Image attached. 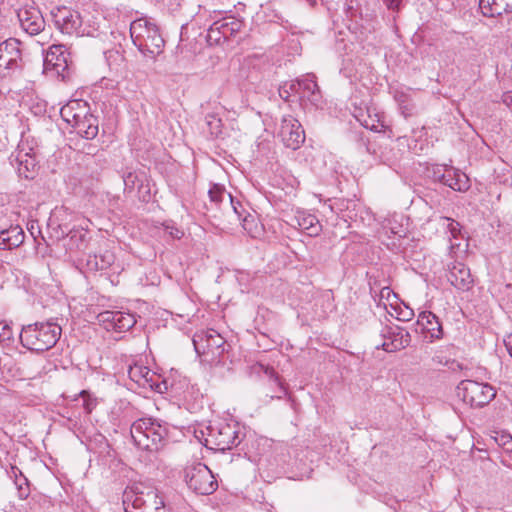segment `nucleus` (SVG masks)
<instances>
[{"mask_svg": "<svg viewBox=\"0 0 512 512\" xmlns=\"http://www.w3.org/2000/svg\"><path fill=\"white\" fill-rule=\"evenodd\" d=\"M122 501L125 512H169L162 492L141 482L128 486Z\"/></svg>", "mask_w": 512, "mask_h": 512, "instance_id": "obj_1", "label": "nucleus"}, {"mask_svg": "<svg viewBox=\"0 0 512 512\" xmlns=\"http://www.w3.org/2000/svg\"><path fill=\"white\" fill-rule=\"evenodd\" d=\"M133 44L146 58L155 60L163 52L165 41L158 25L148 18H138L130 24Z\"/></svg>", "mask_w": 512, "mask_h": 512, "instance_id": "obj_2", "label": "nucleus"}, {"mask_svg": "<svg viewBox=\"0 0 512 512\" xmlns=\"http://www.w3.org/2000/svg\"><path fill=\"white\" fill-rule=\"evenodd\" d=\"M61 332V327L53 321L35 322L22 327L20 342L28 350L41 353L56 345Z\"/></svg>", "mask_w": 512, "mask_h": 512, "instance_id": "obj_3", "label": "nucleus"}, {"mask_svg": "<svg viewBox=\"0 0 512 512\" xmlns=\"http://www.w3.org/2000/svg\"><path fill=\"white\" fill-rule=\"evenodd\" d=\"M130 434L138 448L157 451L164 445L168 436V426L156 419L140 418L132 423Z\"/></svg>", "mask_w": 512, "mask_h": 512, "instance_id": "obj_4", "label": "nucleus"}, {"mask_svg": "<svg viewBox=\"0 0 512 512\" xmlns=\"http://www.w3.org/2000/svg\"><path fill=\"white\" fill-rule=\"evenodd\" d=\"M242 439L243 434L237 423L217 421L208 427L206 444L211 445V449L224 452L237 447Z\"/></svg>", "mask_w": 512, "mask_h": 512, "instance_id": "obj_5", "label": "nucleus"}, {"mask_svg": "<svg viewBox=\"0 0 512 512\" xmlns=\"http://www.w3.org/2000/svg\"><path fill=\"white\" fill-rule=\"evenodd\" d=\"M456 394L472 408L488 405L496 396L495 388L489 383L474 380H462L456 387Z\"/></svg>", "mask_w": 512, "mask_h": 512, "instance_id": "obj_6", "label": "nucleus"}, {"mask_svg": "<svg viewBox=\"0 0 512 512\" xmlns=\"http://www.w3.org/2000/svg\"><path fill=\"white\" fill-rule=\"evenodd\" d=\"M184 481L197 495H211L218 488L212 471L203 463H196L184 469Z\"/></svg>", "mask_w": 512, "mask_h": 512, "instance_id": "obj_7", "label": "nucleus"}, {"mask_svg": "<svg viewBox=\"0 0 512 512\" xmlns=\"http://www.w3.org/2000/svg\"><path fill=\"white\" fill-rule=\"evenodd\" d=\"M193 345L198 355H211V361L220 359L226 351V340L212 329L197 333Z\"/></svg>", "mask_w": 512, "mask_h": 512, "instance_id": "obj_8", "label": "nucleus"}, {"mask_svg": "<svg viewBox=\"0 0 512 512\" xmlns=\"http://www.w3.org/2000/svg\"><path fill=\"white\" fill-rule=\"evenodd\" d=\"M56 27L64 34L83 35L82 18L78 11L68 7H57L51 12Z\"/></svg>", "mask_w": 512, "mask_h": 512, "instance_id": "obj_9", "label": "nucleus"}, {"mask_svg": "<svg viewBox=\"0 0 512 512\" xmlns=\"http://www.w3.org/2000/svg\"><path fill=\"white\" fill-rule=\"evenodd\" d=\"M23 68L21 42L16 38H9L0 43V71H19Z\"/></svg>", "mask_w": 512, "mask_h": 512, "instance_id": "obj_10", "label": "nucleus"}, {"mask_svg": "<svg viewBox=\"0 0 512 512\" xmlns=\"http://www.w3.org/2000/svg\"><path fill=\"white\" fill-rule=\"evenodd\" d=\"M291 87L297 94V100L301 103L307 101L314 106H318L321 102L322 95L314 74H306L296 80H292Z\"/></svg>", "mask_w": 512, "mask_h": 512, "instance_id": "obj_11", "label": "nucleus"}, {"mask_svg": "<svg viewBox=\"0 0 512 512\" xmlns=\"http://www.w3.org/2000/svg\"><path fill=\"white\" fill-rule=\"evenodd\" d=\"M279 136L284 145L293 150L300 148L305 141V132L301 123L291 115L282 118Z\"/></svg>", "mask_w": 512, "mask_h": 512, "instance_id": "obj_12", "label": "nucleus"}, {"mask_svg": "<svg viewBox=\"0 0 512 512\" xmlns=\"http://www.w3.org/2000/svg\"><path fill=\"white\" fill-rule=\"evenodd\" d=\"M128 376L135 383L141 386L149 385L152 389L159 393L167 392L169 388L176 390L175 384L173 382L169 384L167 379H164L161 382H155V374L145 366H130L128 369Z\"/></svg>", "mask_w": 512, "mask_h": 512, "instance_id": "obj_13", "label": "nucleus"}, {"mask_svg": "<svg viewBox=\"0 0 512 512\" xmlns=\"http://www.w3.org/2000/svg\"><path fill=\"white\" fill-rule=\"evenodd\" d=\"M382 336L385 341L381 344V348L386 352L402 350L411 342L409 332L400 326H386L382 330Z\"/></svg>", "mask_w": 512, "mask_h": 512, "instance_id": "obj_14", "label": "nucleus"}, {"mask_svg": "<svg viewBox=\"0 0 512 512\" xmlns=\"http://www.w3.org/2000/svg\"><path fill=\"white\" fill-rule=\"evenodd\" d=\"M447 279L457 290L465 292L472 289L474 279L470 269L462 262H452L448 265Z\"/></svg>", "mask_w": 512, "mask_h": 512, "instance_id": "obj_15", "label": "nucleus"}, {"mask_svg": "<svg viewBox=\"0 0 512 512\" xmlns=\"http://www.w3.org/2000/svg\"><path fill=\"white\" fill-rule=\"evenodd\" d=\"M17 16L22 29L29 35H37L45 28V20L35 7L20 9Z\"/></svg>", "mask_w": 512, "mask_h": 512, "instance_id": "obj_16", "label": "nucleus"}, {"mask_svg": "<svg viewBox=\"0 0 512 512\" xmlns=\"http://www.w3.org/2000/svg\"><path fill=\"white\" fill-rule=\"evenodd\" d=\"M89 113V105L83 100H71L60 109L61 118L71 126Z\"/></svg>", "mask_w": 512, "mask_h": 512, "instance_id": "obj_17", "label": "nucleus"}, {"mask_svg": "<svg viewBox=\"0 0 512 512\" xmlns=\"http://www.w3.org/2000/svg\"><path fill=\"white\" fill-rule=\"evenodd\" d=\"M243 22L234 16H225L214 21L210 25V33H220L224 35V41L236 35L242 28Z\"/></svg>", "mask_w": 512, "mask_h": 512, "instance_id": "obj_18", "label": "nucleus"}, {"mask_svg": "<svg viewBox=\"0 0 512 512\" xmlns=\"http://www.w3.org/2000/svg\"><path fill=\"white\" fill-rule=\"evenodd\" d=\"M479 8L485 17H500L512 13V0H479Z\"/></svg>", "mask_w": 512, "mask_h": 512, "instance_id": "obj_19", "label": "nucleus"}, {"mask_svg": "<svg viewBox=\"0 0 512 512\" xmlns=\"http://www.w3.org/2000/svg\"><path fill=\"white\" fill-rule=\"evenodd\" d=\"M44 65L47 69H53L58 74L67 68V57L62 45H53L49 48L44 58Z\"/></svg>", "mask_w": 512, "mask_h": 512, "instance_id": "obj_20", "label": "nucleus"}, {"mask_svg": "<svg viewBox=\"0 0 512 512\" xmlns=\"http://www.w3.org/2000/svg\"><path fill=\"white\" fill-rule=\"evenodd\" d=\"M25 234L23 229L16 225L0 232V249L12 250L24 242Z\"/></svg>", "mask_w": 512, "mask_h": 512, "instance_id": "obj_21", "label": "nucleus"}, {"mask_svg": "<svg viewBox=\"0 0 512 512\" xmlns=\"http://www.w3.org/2000/svg\"><path fill=\"white\" fill-rule=\"evenodd\" d=\"M294 221L300 230L311 237L319 235L322 230V226L318 218L315 215L304 211L297 212L294 217Z\"/></svg>", "mask_w": 512, "mask_h": 512, "instance_id": "obj_22", "label": "nucleus"}, {"mask_svg": "<svg viewBox=\"0 0 512 512\" xmlns=\"http://www.w3.org/2000/svg\"><path fill=\"white\" fill-rule=\"evenodd\" d=\"M442 184L460 192L469 189V179L466 174L452 166H448Z\"/></svg>", "mask_w": 512, "mask_h": 512, "instance_id": "obj_23", "label": "nucleus"}, {"mask_svg": "<svg viewBox=\"0 0 512 512\" xmlns=\"http://www.w3.org/2000/svg\"><path fill=\"white\" fill-rule=\"evenodd\" d=\"M75 132L85 139H94L98 134V119L89 113L85 119L73 124Z\"/></svg>", "mask_w": 512, "mask_h": 512, "instance_id": "obj_24", "label": "nucleus"}, {"mask_svg": "<svg viewBox=\"0 0 512 512\" xmlns=\"http://www.w3.org/2000/svg\"><path fill=\"white\" fill-rule=\"evenodd\" d=\"M114 261V254L108 250L101 254H89L86 259V268L91 272L102 271L109 268Z\"/></svg>", "mask_w": 512, "mask_h": 512, "instance_id": "obj_25", "label": "nucleus"}, {"mask_svg": "<svg viewBox=\"0 0 512 512\" xmlns=\"http://www.w3.org/2000/svg\"><path fill=\"white\" fill-rule=\"evenodd\" d=\"M418 323L423 326L429 333L431 338L440 339L443 336L442 325L439 318L431 311H423L419 314Z\"/></svg>", "mask_w": 512, "mask_h": 512, "instance_id": "obj_26", "label": "nucleus"}, {"mask_svg": "<svg viewBox=\"0 0 512 512\" xmlns=\"http://www.w3.org/2000/svg\"><path fill=\"white\" fill-rule=\"evenodd\" d=\"M14 160L16 161V169L20 177L25 179H32L34 177L36 163L33 157L28 154L18 153Z\"/></svg>", "mask_w": 512, "mask_h": 512, "instance_id": "obj_27", "label": "nucleus"}, {"mask_svg": "<svg viewBox=\"0 0 512 512\" xmlns=\"http://www.w3.org/2000/svg\"><path fill=\"white\" fill-rule=\"evenodd\" d=\"M393 96L401 114L405 118L410 117L413 114L414 104L411 101L409 93L404 89H394Z\"/></svg>", "mask_w": 512, "mask_h": 512, "instance_id": "obj_28", "label": "nucleus"}, {"mask_svg": "<svg viewBox=\"0 0 512 512\" xmlns=\"http://www.w3.org/2000/svg\"><path fill=\"white\" fill-rule=\"evenodd\" d=\"M8 474L11 478H14V483L18 491L20 499H26L30 494L29 482L23 473L16 467L11 466Z\"/></svg>", "mask_w": 512, "mask_h": 512, "instance_id": "obj_29", "label": "nucleus"}, {"mask_svg": "<svg viewBox=\"0 0 512 512\" xmlns=\"http://www.w3.org/2000/svg\"><path fill=\"white\" fill-rule=\"evenodd\" d=\"M206 125L208 127L209 133L213 137H219L223 132V123L221 118L219 117L218 111H213L212 113H208L205 117Z\"/></svg>", "mask_w": 512, "mask_h": 512, "instance_id": "obj_30", "label": "nucleus"}, {"mask_svg": "<svg viewBox=\"0 0 512 512\" xmlns=\"http://www.w3.org/2000/svg\"><path fill=\"white\" fill-rule=\"evenodd\" d=\"M117 318L114 330L116 332L128 331L136 324L135 316L131 313L119 311Z\"/></svg>", "mask_w": 512, "mask_h": 512, "instance_id": "obj_31", "label": "nucleus"}, {"mask_svg": "<svg viewBox=\"0 0 512 512\" xmlns=\"http://www.w3.org/2000/svg\"><path fill=\"white\" fill-rule=\"evenodd\" d=\"M208 194L210 201L216 205H226V201L230 197V193L226 192L225 188L219 184H213L209 189Z\"/></svg>", "mask_w": 512, "mask_h": 512, "instance_id": "obj_32", "label": "nucleus"}, {"mask_svg": "<svg viewBox=\"0 0 512 512\" xmlns=\"http://www.w3.org/2000/svg\"><path fill=\"white\" fill-rule=\"evenodd\" d=\"M119 311H103L97 315V320L107 331H114Z\"/></svg>", "mask_w": 512, "mask_h": 512, "instance_id": "obj_33", "label": "nucleus"}, {"mask_svg": "<svg viewBox=\"0 0 512 512\" xmlns=\"http://www.w3.org/2000/svg\"><path fill=\"white\" fill-rule=\"evenodd\" d=\"M122 179L124 183V191L127 193H132L136 187L139 188V191L144 188L143 184H139L140 180L135 172H124L122 175Z\"/></svg>", "mask_w": 512, "mask_h": 512, "instance_id": "obj_34", "label": "nucleus"}, {"mask_svg": "<svg viewBox=\"0 0 512 512\" xmlns=\"http://www.w3.org/2000/svg\"><path fill=\"white\" fill-rule=\"evenodd\" d=\"M361 124L365 128L375 132H382L386 127L383 121H381L379 118H372L370 115L368 116V119L361 121Z\"/></svg>", "mask_w": 512, "mask_h": 512, "instance_id": "obj_35", "label": "nucleus"}, {"mask_svg": "<svg viewBox=\"0 0 512 512\" xmlns=\"http://www.w3.org/2000/svg\"><path fill=\"white\" fill-rule=\"evenodd\" d=\"M441 221L443 222V226L447 228L453 238H457L460 233V224L448 217H442Z\"/></svg>", "mask_w": 512, "mask_h": 512, "instance_id": "obj_36", "label": "nucleus"}, {"mask_svg": "<svg viewBox=\"0 0 512 512\" xmlns=\"http://www.w3.org/2000/svg\"><path fill=\"white\" fill-rule=\"evenodd\" d=\"M292 88L291 87V81L289 82H285L283 85H281L279 87V96L284 100V101H291L292 97L293 98H296L297 99V94L295 93L294 90L290 89Z\"/></svg>", "mask_w": 512, "mask_h": 512, "instance_id": "obj_37", "label": "nucleus"}, {"mask_svg": "<svg viewBox=\"0 0 512 512\" xmlns=\"http://www.w3.org/2000/svg\"><path fill=\"white\" fill-rule=\"evenodd\" d=\"M447 169V165H434L430 170L431 177L434 179V181L442 183L443 179L445 178Z\"/></svg>", "mask_w": 512, "mask_h": 512, "instance_id": "obj_38", "label": "nucleus"}, {"mask_svg": "<svg viewBox=\"0 0 512 512\" xmlns=\"http://www.w3.org/2000/svg\"><path fill=\"white\" fill-rule=\"evenodd\" d=\"M397 311V319L403 322L410 321L414 317V311L408 306L400 307Z\"/></svg>", "mask_w": 512, "mask_h": 512, "instance_id": "obj_39", "label": "nucleus"}, {"mask_svg": "<svg viewBox=\"0 0 512 512\" xmlns=\"http://www.w3.org/2000/svg\"><path fill=\"white\" fill-rule=\"evenodd\" d=\"M261 369L264 371V373L269 377V379L273 380L275 383H277L281 389L285 392L284 388L282 387V384L279 380V377L277 373L274 371L272 367L260 365Z\"/></svg>", "mask_w": 512, "mask_h": 512, "instance_id": "obj_40", "label": "nucleus"}, {"mask_svg": "<svg viewBox=\"0 0 512 512\" xmlns=\"http://www.w3.org/2000/svg\"><path fill=\"white\" fill-rule=\"evenodd\" d=\"M226 207L233 210V212L238 216V218H241V213L239 211V208H242V205L239 201H234L232 195L230 194V197L226 201Z\"/></svg>", "mask_w": 512, "mask_h": 512, "instance_id": "obj_41", "label": "nucleus"}, {"mask_svg": "<svg viewBox=\"0 0 512 512\" xmlns=\"http://www.w3.org/2000/svg\"><path fill=\"white\" fill-rule=\"evenodd\" d=\"M496 441L501 445L506 451L512 452V436L511 435H501L500 439L496 438Z\"/></svg>", "mask_w": 512, "mask_h": 512, "instance_id": "obj_42", "label": "nucleus"}, {"mask_svg": "<svg viewBox=\"0 0 512 512\" xmlns=\"http://www.w3.org/2000/svg\"><path fill=\"white\" fill-rule=\"evenodd\" d=\"M80 396L83 398V406L87 413H90L95 406L93 401L89 398V394L87 391L83 390L80 392Z\"/></svg>", "mask_w": 512, "mask_h": 512, "instance_id": "obj_43", "label": "nucleus"}, {"mask_svg": "<svg viewBox=\"0 0 512 512\" xmlns=\"http://www.w3.org/2000/svg\"><path fill=\"white\" fill-rule=\"evenodd\" d=\"M13 338V333L8 324H4L2 327V331L0 332L1 340H10Z\"/></svg>", "mask_w": 512, "mask_h": 512, "instance_id": "obj_44", "label": "nucleus"}, {"mask_svg": "<svg viewBox=\"0 0 512 512\" xmlns=\"http://www.w3.org/2000/svg\"><path fill=\"white\" fill-rule=\"evenodd\" d=\"M207 40L210 44H212V43L219 44L221 42V40H224V35H221L220 33L211 34L210 28H209L208 33H207Z\"/></svg>", "mask_w": 512, "mask_h": 512, "instance_id": "obj_45", "label": "nucleus"}, {"mask_svg": "<svg viewBox=\"0 0 512 512\" xmlns=\"http://www.w3.org/2000/svg\"><path fill=\"white\" fill-rule=\"evenodd\" d=\"M166 231L174 239H180L183 236V232L174 226H166Z\"/></svg>", "mask_w": 512, "mask_h": 512, "instance_id": "obj_46", "label": "nucleus"}, {"mask_svg": "<svg viewBox=\"0 0 512 512\" xmlns=\"http://www.w3.org/2000/svg\"><path fill=\"white\" fill-rule=\"evenodd\" d=\"M105 56L108 61L112 58H114V60H123L122 56L117 51H108L105 53Z\"/></svg>", "mask_w": 512, "mask_h": 512, "instance_id": "obj_47", "label": "nucleus"}, {"mask_svg": "<svg viewBox=\"0 0 512 512\" xmlns=\"http://www.w3.org/2000/svg\"><path fill=\"white\" fill-rule=\"evenodd\" d=\"M389 9H397L401 0H383Z\"/></svg>", "mask_w": 512, "mask_h": 512, "instance_id": "obj_48", "label": "nucleus"}, {"mask_svg": "<svg viewBox=\"0 0 512 512\" xmlns=\"http://www.w3.org/2000/svg\"><path fill=\"white\" fill-rule=\"evenodd\" d=\"M505 346L507 351L509 352L510 356L512 357V334L507 337V339L504 340Z\"/></svg>", "mask_w": 512, "mask_h": 512, "instance_id": "obj_49", "label": "nucleus"}, {"mask_svg": "<svg viewBox=\"0 0 512 512\" xmlns=\"http://www.w3.org/2000/svg\"><path fill=\"white\" fill-rule=\"evenodd\" d=\"M390 289L388 287H384L382 290H381V296L382 297H385V296H389L390 295Z\"/></svg>", "mask_w": 512, "mask_h": 512, "instance_id": "obj_50", "label": "nucleus"}, {"mask_svg": "<svg viewBox=\"0 0 512 512\" xmlns=\"http://www.w3.org/2000/svg\"><path fill=\"white\" fill-rule=\"evenodd\" d=\"M504 102H506V103L512 102V94L505 95Z\"/></svg>", "mask_w": 512, "mask_h": 512, "instance_id": "obj_51", "label": "nucleus"}, {"mask_svg": "<svg viewBox=\"0 0 512 512\" xmlns=\"http://www.w3.org/2000/svg\"><path fill=\"white\" fill-rule=\"evenodd\" d=\"M311 5H314L316 3V0H307Z\"/></svg>", "mask_w": 512, "mask_h": 512, "instance_id": "obj_52", "label": "nucleus"}, {"mask_svg": "<svg viewBox=\"0 0 512 512\" xmlns=\"http://www.w3.org/2000/svg\"><path fill=\"white\" fill-rule=\"evenodd\" d=\"M215 109H216V110H218V109H219V110H223V107H216Z\"/></svg>", "mask_w": 512, "mask_h": 512, "instance_id": "obj_53", "label": "nucleus"}]
</instances>
